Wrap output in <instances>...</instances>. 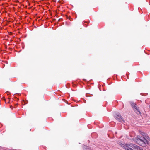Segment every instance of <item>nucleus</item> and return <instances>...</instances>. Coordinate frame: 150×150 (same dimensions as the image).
<instances>
[{"label":"nucleus","instance_id":"1","mask_svg":"<svg viewBox=\"0 0 150 150\" xmlns=\"http://www.w3.org/2000/svg\"><path fill=\"white\" fill-rule=\"evenodd\" d=\"M141 134L143 136H137L135 139V141L136 143L143 147H146L147 144H148V142L147 140L149 137L148 136L145 135V134L143 132H142Z\"/></svg>","mask_w":150,"mask_h":150},{"label":"nucleus","instance_id":"2","mask_svg":"<svg viewBox=\"0 0 150 150\" xmlns=\"http://www.w3.org/2000/svg\"><path fill=\"white\" fill-rule=\"evenodd\" d=\"M131 105L133 108L134 110L138 114H141V112L137 106L136 104L133 102H131L130 103Z\"/></svg>","mask_w":150,"mask_h":150},{"label":"nucleus","instance_id":"3","mask_svg":"<svg viewBox=\"0 0 150 150\" xmlns=\"http://www.w3.org/2000/svg\"><path fill=\"white\" fill-rule=\"evenodd\" d=\"M135 148H134V149L131 148L129 146H126V147H125V149L126 150H142V148L138 146H134Z\"/></svg>","mask_w":150,"mask_h":150},{"label":"nucleus","instance_id":"4","mask_svg":"<svg viewBox=\"0 0 150 150\" xmlns=\"http://www.w3.org/2000/svg\"><path fill=\"white\" fill-rule=\"evenodd\" d=\"M116 119L119 122H121L122 120V118L121 115L120 114L116 115L115 117Z\"/></svg>","mask_w":150,"mask_h":150},{"label":"nucleus","instance_id":"5","mask_svg":"<svg viewBox=\"0 0 150 150\" xmlns=\"http://www.w3.org/2000/svg\"><path fill=\"white\" fill-rule=\"evenodd\" d=\"M86 150H92L91 149H88Z\"/></svg>","mask_w":150,"mask_h":150},{"label":"nucleus","instance_id":"6","mask_svg":"<svg viewBox=\"0 0 150 150\" xmlns=\"http://www.w3.org/2000/svg\"><path fill=\"white\" fill-rule=\"evenodd\" d=\"M149 107H150V105L149 106Z\"/></svg>","mask_w":150,"mask_h":150}]
</instances>
